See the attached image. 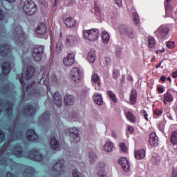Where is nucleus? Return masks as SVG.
Wrapping results in <instances>:
<instances>
[{
  "label": "nucleus",
  "mask_w": 177,
  "mask_h": 177,
  "mask_svg": "<svg viewBox=\"0 0 177 177\" xmlns=\"http://www.w3.org/2000/svg\"><path fill=\"white\" fill-rule=\"evenodd\" d=\"M5 140V132L3 131L0 130V143Z\"/></svg>",
  "instance_id": "nucleus-53"
},
{
  "label": "nucleus",
  "mask_w": 177,
  "mask_h": 177,
  "mask_svg": "<svg viewBox=\"0 0 177 177\" xmlns=\"http://www.w3.org/2000/svg\"><path fill=\"white\" fill-rule=\"evenodd\" d=\"M37 113V109L31 104H27L24 107V115L27 117H34Z\"/></svg>",
  "instance_id": "nucleus-16"
},
{
  "label": "nucleus",
  "mask_w": 177,
  "mask_h": 177,
  "mask_svg": "<svg viewBox=\"0 0 177 177\" xmlns=\"http://www.w3.org/2000/svg\"><path fill=\"white\" fill-rule=\"evenodd\" d=\"M166 46H167V48L169 49H172L175 47V42L174 41H168L166 44Z\"/></svg>",
  "instance_id": "nucleus-50"
},
{
  "label": "nucleus",
  "mask_w": 177,
  "mask_h": 177,
  "mask_svg": "<svg viewBox=\"0 0 177 177\" xmlns=\"http://www.w3.org/2000/svg\"><path fill=\"white\" fill-rule=\"evenodd\" d=\"M69 77L73 82L78 84L82 77H84V72L81 71L78 67H73L70 72Z\"/></svg>",
  "instance_id": "nucleus-4"
},
{
  "label": "nucleus",
  "mask_w": 177,
  "mask_h": 177,
  "mask_svg": "<svg viewBox=\"0 0 177 177\" xmlns=\"http://www.w3.org/2000/svg\"><path fill=\"white\" fill-rule=\"evenodd\" d=\"M171 177H177V168L173 169Z\"/></svg>",
  "instance_id": "nucleus-59"
},
{
  "label": "nucleus",
  "mask_w": 177,
  "mask_h": 177,
  "mask_svg": "<svg viewBox=\"0 0 177 177\" xmlns=\"http://www.w3.org/2000/svg\"><path fill=\"white\" fill-rule=\"evenodd\" d=\"M63 63L66 67H71L75 63V54L74 53H68L67 56L64 58Z\"/></svg>",
  "instance_id": "nucleus-14"
},
{
  "label": "nucleus",
  "mask_w": 177,
  "mask_h": 177,
  "mask_svg": "<svg viewBox=\"0 0 177 177\" xmlns=\"http://www.w3.org/2000/svg\"><path fill=\"white\" fill-rule=\"evenodd\" d=\"M35 75V68L33 66L29 65L27 66L25 73H22L20 78V82L22 85L26 84L24 80H31Z\"/></svg>",
  "instance_id": "nucleus-5"
},
{
  "label": "nucleus",
  "mask_w": 177,
  "mask_h": 177,
  "mask_svg": "<svg viewBox=\"0 0 177 177\" xmlns=\"http://www.w3.org/2000/svg\"><path fill=\"white\" fill-rule=\"evenodd\" d=\"M45 47L44 46H37L33 48L32 56L35 62H41L42 55L45 52Z\"/></svg>",
  "instance_id": "nucleus-9"
},
{
  "label": "nucleus",
  "mask_w": 177,
  "mask_h": 177,
  "mask_svg": "<svg viewBox=\"0 0 177 177\" xmlns=\"http://www.w3.org/2000/svg\"><path fill=\"white\" fill-rule=\"evenodd\" d=\"M50 145L53 150H57V149H60V143L55 137L51 138L50 140Z\"/></svg>",
  "instance_id": "nucleus-27"
},
{
  "label": "nucleus",
  "mask_w": 177,
  "mask_h": 177,
  "mask_svg": "<svg viewBox=\"0 0 177 177\" xmlns=\"http://www.w3.org/2000/svg\"><path fill=\"white\" fill-rule=\"evenodd\" d=\"M171 77H172L173 78H177V71L173 72V73H171Z\"/></svg>",
  "instance_id": "nucleus-64"
},
{
  "label": "nucleus",
  "mask_w": 177,
  "mask_h": 177,
  "mask_svg": "<svg viewBox=\"0 0 177 177\" xmlns=\"http://www.w3.org/2000/svg\"><path fill=\"white\" fill-rule=\"evenodd\" d=\"M126 117L130 122H136V117L133 115V113L132 111H127L126 113Z\"/></svg>",
  "instance_id": "nucleus-39"
},
{
  "label": "nucleus",
  "mask_w": 177,
  "mask_h": 177,
  "mask_svg": "<svg viewBox=\"0 0 177 177\" xmlns=\"http://www.w3.org/2000/svg\"><path fill=\"white\" fill-rule=\"evenodd\" d=\"M65 1L68 5H73V2H74V0H65Z\"/></svg>",
  "instance_id": "nucleus-63"
},
{
  "label": "nucleus",
  "mask_w": 177,
  "mask_h": 177,
  "mask_svg": "<svg viewBox=\"0 0 177 177\" xmlns=\"http://www.w3.org/2000/svg\"><path fill=\"white\" fill-rule=\"evenodd\" d=\"M174 101V97L169 92V91H167L164 95H163V99L162 102L165 104H167V103H171V102Z\"/></svg>",
  "instance_id": "nucleus-24"
},
{
  "label": "nucleus",
  "mask_w": 177,
  "mask_h": 177,
  "mask_svg": "<svg viewBox=\"0 0 177 177\" xmlns=\"http://www.w3.org/2000/svg\"><path fill=\"white\" fill-rule=\"evenodd\" d=\"M101 37L103 44H104V45H107V44H109V41H110V35L109 33L106 31H103L102 32Z\"/></svg>",
  "instance_id": "nucleus-35"
},
{
  "label": "nucleus",
  "mask_w": 177,
  "mask_h": 177,
  "mask_svg": "<svg viewBox=\"0 0 177 177\" xmlns=\"http://www.w3.org/2000/svg\"><path fill=\"white\" fill-rule=\"evenodd\" d=\"M135 157L137 160H142L146 157V150L142 149L138 151H135Z\"/></svg>",
  "instance_id": "nucleus-29"
},
{
  "label": "nucleus",
  "mask_w": 177,
  "mask_h": 177,
  "mask_svg": "<svg viewBox=\"0 0 177 177\" xmlns=\"http://www.w3.org/2000/svg\"><path fill=\"white\" fill-rule=\"evenodd\" d=\"M77 42V37L71 35H67L65 39V45L67 46H74Z\"/></svg>",
  "instance_id": "nucleus-23"
},
{
  "label": "nucleus",
  "mask_w": 177,
  "mask_h": 177,
  "mask_svg": "<svg viewBox=\"0 0 177 177\" xmlns=\"http://www.w3.org/2000/svg\"><path fill=\"white\" fill-rule=\"evenodd\" d=\"M1 70L3 75H9L12 71V64L8 61L3 62L1 64Z\"/></svg>",
  "instance_id": "nucleus-19"
},
{
  "label": "nucleus",
  "mask_w": 177,
  "mask_h": 177,
  "mask_svg": "<svg viewBox=\"0 0 177 177\" xmlns=\"http://www.w3.org/2000/svg\"><path fill=\"white\" fill-rule=\"evenodd\" d=\"M138 99V92L135 89H132L130 95V103L133 105L136 103Z\"/></svg>",
  "instance_id": "nucleus-30"
},
{
  "label": "nucleus",
  "mask_w": 177,
  "mask_h": 177,
  "mask_svg": "<svg viewBox=\"0 0 177 177\" xmlns=\"http://www.w3.org/2000/svg\"><path fill=\"white\" fill-rule=\"evenodd\" d=\"M5 19V14L3 13V10L0 8V20H3Z\"/></svg>",
  "instance_id": "nucleus-58"
},
{
  "label": "nucleus",
  "mask_w": 177,
  "mask_h": 177,
  "mask_svg": "<svg viewBox=\"0 0 177 177\" xmlns=\"http://www.w3.org/2000/svg\"><path fill=\"white\" fill-rule=\"evenodd\" d=\"M165 8L166 12H169V10H172L174 9V7H172V6H170L168 3H165Z\"/></svg>",
  "instance_id": "nucleus-51"
},
{
  "label": "nucleus",
  "mask_w": 177,
  "mask_h": 177,
  "mask_svg": "<svg viewBox=\"0 0 177 177\" xmlns=\"http://www.w3.org/2000/svg\"><path fill=\"white\" fill-rule=\"evenodd\" d=\"M170 142L171 145L177 146V130L173 131L171 134Z\"/></svg>",
  "instance_id": "nucleus-38"
},
{
  "label": "nucleus",
  "mask_w": 177,
  "mask_h": 177,
  "mask_svg": "<svg viewBox=\"0 0 177 177\" xmlns=\"http://www.w3.org/2000/svg\"><path fill=\"white\" fill-rule=\"evenodd\" d=\"M119 31L122 35H126L129 38H133L135 37V31L131 27H127L125 25L119 27Z\"/></svg>",
  "instance_id": "nucleus-13"
},
{
  "label": "nucleus",
  "mask_w": 177,
  "mask_h": 177,
  "mask_svg": "<svg viewBox=\"0 0 177 177\" xmlns=\"http://www.w3.org/2000/svg\"><path fill=\"white\" fill-rule=\"evenodd\" d=\"M25 158H30L33 161H42L44 156L40 153L38 149H32L28 152V155L25 156Z\"/></svg>",
  "instance_id": "nucleus-8"
},
{
  "label": "nucleus",
  "mask_w": 177,
  "mask_h": 177,
  "mask_svg": "<svg viewBox=\"0 0 177 177\" xmlns=\"http://www.w3.org/2000/svg\"><path fill=\"white\" fill-rule=\"evenodd\" d=\"M118 164L121 165L122 169L125 171V172H128L129 171V168H131V165L127 158H120L118 160Z\"/></svg>",
  "instance_id": "nucleus-20"
},
{
  "label": "nucleus",
  "mask_w": 177,
  "mask_h": 177,
  "mask_svg": "<svg viewBox=\"0 0 177 177\" xmlns=\"http://www.w3.org/2000/svg\"><path fill=\"white\" fill-rule=\"evenodd\" d=\"M99 35V30L96 28L85 30L83 31L84 38L86 39L87 41H90V42H94V41H97Z\"/></svg>",
  "instance_id": "nucleus-3"
},
{
  "label": "nucleus",
  "mask_w": 177,
  "mask_h": 177,
  "mask_svg": "<svg viewBox=\"0 0 177 177\" xmlns=\"http://www.w3.org/2000/svg\"><path fill=\"white\" fill-rule=\"evenodd\" d=\"M115 3L118 8H121L122 6V0H115Z\"/></svg>",
  "instance_id": "nucleus-56"
},
{
  "label": "nucleus",
  "mask_w": 177,
  "mask_h": 177,
  "mask_svg": "<svg viewBox=\"0 0 177 177\" xmlns=\"http://www.w3.org/2000/svg\"><path fill=\"white\" fill-rule=\"evenodd\" d=\"M133 21L135 24H139V15L138 12H133Z\"/></svg>",
  "instance_id": "nucleus-46"
},
{
  "label": "nucleus",
  "mask_w": 177,
  "mask_h": 177,
  "mask_svg": "<svg viewBox=\"0 0 177 177\" xmlns=\"http://www.w3.org/2000/svg\"><path fill=\"white\" fill-rule=\"evenodd\" d=\"M87 59L90 63H95L96 60V53L93 50H91L88 54Z\"/></svg>",
  "instance_id": "nucleus-33"
},
{
  "label": "nucleus",
  "mask_w": 177,
  "mask_h": 177,
  "mask_svg": "<svg viewBox=\"0 0 177 177\" xmlns=\"http://www.w3.org/2000/svg\"><path fill=\"white\" fill-rule=\"evenodd\" d=\"M6 104L8 106L6 109V112L7 113V115L11 117L13 113V104H12V102L10 101H7Z\"/></svg>",
  "instance_id": "nucleus-34"
},
{
  "label": "nucleus",
  "mask_w": 177,
  "mask_h": 177,
  "mask_svg": "<svg viewBox=\"0 0 177 177\" xmlns=\"http://www.w3.org/2000/svg\"><path fill=\"white\" fill-rule=\"evenodd\" d=\"M62 20L67 28H73L75 31H78L79 24L73 17H63Z\"/></svg>",
  "instance_id": "nucleus-7"
},
{
  "label": "nucleus",
  "mask_w": 177,
  "mask_h": 177,
  "mask_svg": "<svg viewBox=\"0 0 177 177\" xmlns=\"http://www.w3.org/2000/svg\"><path fill=\"white\" fill-rule=\"evenodd\" d=\"M158 129H159L160 131H164V129H165V126H164V124H159V125H158Z\"/></svg>",
  "instance_id": "nucleus-62"
},
{
  "label": "nucleus",
  "mask_w": 177,
  "mask_h": 177,
  "mask_svg": "<svg viewBox=\"0 0 177 177\" xmlns=\"http://www.w3.org/2000/svg\"><path fill=\"white\" fill-rule=\"evenodd\" d=\"M107 96L114 103H117V96H115V94L111 91V90H109L106 91Z\"/></svg>",
  "instance_id": "nucleus-41"
},
{
  "label": "nucleus",
  "mask_w": 177,
  "mask_h": 177,
  "mask_svg": "<svg viewBox=\"0 0 177 177\" xmlns=\"http://www.w3.org/2000/svg\"><path fill=\"white\" fill-rule=\"evenodd\" d=\"M120 150L124 153H127V151H128V149H127V146L125 145V143L124 142L120 143Z\"/></svg>",
  "instance_id": "nucleus-49"
},
{
  "label": "nucleus",
  "mask_w": 177,
  "mask_h": 177,
  "mask_svg": "<svg viewBox=\"0 0 177 177\" xmlns=\"http://www.w3.org/2000/svg\"><path fill=\"white\" fill-rule=\"evenodd\" d=\"M12 55V46L9 44L0 45V56L1 57H9Z\"/></svg>",
  "instance_id": "nucleus-12"
},
{
  "label": "nucleus",
  "mask_w": 177,
  "mask_h": 177,
  "mask_svg": "<svg viewBox=\"0 0 177 177\" xmlns=\"http://www.w3.org/2000/svg\"><path fill=\"white\" fill-rule=\"evenodd\" d=\"M44 92H45V88L40 87L38 89H33L30 92V94L32 96H36L37 97H39V96H41Z\"/></svg>",
  "instance_id": "nucleus-31"
},
{
  "label": "nucleus",
  "mask_w": 177,
  "mask_h": 177,
  "mask_svg": "<svg viewBox=\"0 0 177 177\" xmlns=\"http://www.w3.org/2000/svg\"><path fill=\"white\" fill-rule=\"evenodd\" d=\"M80 175H81V174L80 172H78V171H77V170L73 171V177H80Z\"/></svg>",
  "instance_id": "nucleus-57"
},
{
  "label": "nucleus",
  "mask_w": 177,
  "mask_h": 177,
  "mask_svg": "<svg viewBox=\"0 0 177 177\" xmlns=\"http://www.w3.org/2000/svg\"><path fill=\"white\" fill-rule=\"evenodd\" d=\"M93 100L96 104H98V106H102V104H103V98L100 94H95L93 95Z\"/></svg>",
  "instance_id": "nucleus-36"
},
{
  "label": "nucleus",
  "mask_w": 177,
  "mask_h": 177,
  "mask_svg": "<svg viewBox=\"0 0 177 177\" xmlns=\"http://www.w3.org/2000/svg\"><path fill=\"white\" fill-rule=\"evenodd\" d=\"M113 149H114V144L111 142H106L104 147V151L110 153V151H113Z\"/></svg>",
  "instance_id": "nucleus-37"
},
{
  "label": "nucleus",
  "mask_w": 177,
  "mask_h": 177,
  "mask_svg": "<svg viewBox=\"0 0 177 177\" xmlns=\"http://www.w3.org/2000/svg\"><path fill=\"white\" fill-rule=\"evenodd\" d=\"M165 52V48H162L161 50H156V55H160L161 53H164Z\"/></svg>",
  "instance_id": "nucleus-60"
},
{
  "label": "nucleus",
  "mask_w": 177,
  "mask_h": 177,
  "mask_svg": "<svg viewBox=\"0 0 177 177\" xmlns=\"http://www.w3.org/2000/svg\"><path fill=\"white\" fill-rule=\"evenodd\" d=\"M41 119L44 122H49L50 121V113L49 111H46L41 115Z\"/></svg>",
  "instance_id": "nucleus-40"
},
{
  "label": "nucleus",
  "mask_w": 177,
  "mask_h": 177,
  "mask_svg": "<svg viewBox=\"0 0 177 177\" xmlns=\"http://www.w3.org/2000/svg\"><path fill=\"white\" fill-rule=\"evenodd\" d=\"M63 49V44L62 43V39L56 41L55 51L57 53H60Z\"/></svg>",
  "instance_id": "nucleus-42"
},
{
  "label": "nucleus",
  "mask_w": 177,
  "mask_h": 177,
  "mask_svg": "<svg viewBox=\"0 0 177 177\" xmlns=\"http://www.w3.org/2000/svg\"><path fill=\"white\" fill-rule=\"evenodd\" d=\"M38 134L36 133L34 129H29L26 130V139L28 142H37L38 140Z\"/></svg>",
  "instance_id": "nucleus-17"
},
{
  "label": "nucleus",
  "mask_w": 177,
  "mask_h": 177,
  "mask_svg": "<svg viewBox=\"0 0 177 177\" xmlns=\"http://www.w3.org/2000/svg\"><path fill=\"white\" fill-rule=\"evenodd\" d=\"M53 98L54 99V103L57 107H60L62 106V95L59 93V92H56L53 95Z\"/></svg>",
  "instance_id": "nucleus-25"
},
{
  "label": "nucleus",
  "mask_w": 177,
  "mask_h": 177,
  "mask_svg": "<svg viewBox=\"0 0 177 177\" xmlns=\"http://www.w3.org/2000/svg\"><path fill=\"white\" fill-rule=\"evenodd\" d=\"M127 131L129 133L132 134L133 132H135V128L131 125L127 126Z\"/></svg>",
  "instance_id": "nucleus-54"
},
{
  "label": "nucleus",
  "mask_w": 177,
  "mask_h": 177,
  "mask_svg": "<svg viewBox=\"0 0 177 177\" xmlns=\"http://www.w3.org/2000/svg\"><path fill=\"white\" fill-rule=\"evenodd\" d=\"M148 46L151 48L156 46V39H154V37L150 36L148 37Z\"/></svg>",
  "instance_id": "nucleus-43"
},
{
  "label": "nucleus",
  "mask_w": 177,
  "mask_h": 177,
  "mask_svg": "<svg viewBox=\"0 0 177 177\" xmlns=\"http://www.w3.org/2000/svg\"><path fill=\"white\" fill-rule=\"evenodd\" d=\"M64 164H66V160L63 159L58 160L53 167V171L57 175H64V168H66Z\"/></svg>",
  "instance_id": "nucleus-10"
},
{
  "label": "nucleus",
  "mask_w": 177,
  "mask_h": 177,
  "mask_svg": "<svg viewBox=\"0 0 177 177\" xmlns=\"http://www.w3.org/2000/svg\"><path fill=\"white\" fill-rule=\"evenodd\" d=\"M34 84H35V81H33L30 84L26 86V90H24V92H28V90L34 86Z\"/></svg>",
  "instance_id": "nucleus-55"
},
{
  "label": "nucleus",
  "mask_w": 177,
  "mask_h": 177,
  "mask_svg": "<svg viewBox=\"0 0 177 177\" xmlns=\"http://www.w3.org/2000/svg\"><path fill=\"white\" fill-rule=\"evenodd\" d=\"M94 10L96 16H100V8L99 6H97V4H96V3L94 4Z\"/></svg>",
  "instance_id": "nucleus-48"
},
{
  "label": "nucleus",
  "mask_w": 177,
  "mask_h": 177,
  "mask_svg": "<svg viewBox=\"0 0 177 177\" xmlns=\"http://www.w3.org/2000/svg\"><path fill=\"white\" fill-rule=\"evenodd\" d=\"M107 166L104 162H100L97 166V175L99 177L107 176Z\"/></svg>",
  "instance_id": "nucleus-15"
},
{
  "label": "nucleus",
  "mask_w": 177,
  "mask_h": 177,
  "mask_svg": "<svg viewBox=\"0 0 177 177\" xmlns=\"http://www.w3.org/2000/svg\"><path fill=\"white\" fill-rule=\"evenodd\" d=\"M23 10L25 15L32 16L38 12V7L32 0H26L23 3Z\"/></svg>",
  "instance_id": "nucleus-2"
},
{
  "label": "nucleus",
  "mask_w": 177,
  "mask_h": 177,
  "mask_svg": "<svg viewBox=\"0 0 177 177\" xmlns=\"http://www.w3.org/2000/svg\"><path fill=\"white\" fill-rule=\"evenodd\" d=\"M169 31H171L169 27L162 25L156 30L154 34L158 39H164L168 35Z\"/></svg>",
  "instance_id": "nucleus-6"
},
{
  "label": "nucleus",
  "mask_w": 177,
  "mask_h": 177,
  "mask_svg": "<svg viewBox=\"0 0 177 177\" xmlns=\"http://www.w3.org/2000/svg\"><path fill=\"white\" fill-rule=\"evenodd\" d=\"M120 75V71L118 70H114L113 72V77L114 80H117Z\"/></svg>",
  "instance_id": "nucleus-52"
},
{
  "label": "nucleus",
  "mask_w": 177,
  "mask_h": 177,
  "mask_svg": "<svg viewBox=\"0 0 177 177\" xmlns=\"http://www.w3.org/2000/svg\"><path fill=\"white\" fill-rule=\"evenodd\" d=\"M91 80L93 84H96L98 86H100V80L99 79V76L97 75V74L94 73L92 75Z\"/></svg>",
  "instance_id": "nucleus-44"
},
{
  "label": "nucleus",
  "mask_w": 177,
  "mask_h": 177,
  "mask_svg": "<svg viewBox=\"0 0 177 177\" xmlns=\"http://www.w3.org/2000/svg\"><path fill=\"white\" fill-rule=\"evenodd\" d=\"M39 84L41 85H46L47 89V96L49 97V95H52V91H50V84H49V72H44L42 75L41 78L40 79Z\"/></svg>",
  "instance_id": "nucleus-11"
},
{
  "label": "nucleus",
  "mask_w": 177,
  "mask_h": 177,
  "mask_svg": "<svg viewBox=\"0 0 177 177\" xmlns=\"http://www.w3.org/2000/svg\"><path fill=\"white\" fill-rule=\"evenodd\" d=\"M157 89L159 93H164V88H162V86L158 87Z\"/></svg>",
  "instance_id": "nucleus-61"
},
{
  "label": "nucleus",
  "mask_w": 177,
  "mask_h": 177,
  "mask_svg": "<svg viewBox=\"0 0 177 177\" xmlns=\"http://www.w3.org/2000/svg\"><path fill=\"white\" fill-rule=\"evenodd\" d=\"M68 131L73 137V143H78L81 140V138L80 137V130L76 127H73L71 129H68Z\"/></svg>",
  "instance_id": "nucleus-18"
},
{
  "label": "nucleus",
  "mask_w": 177,
  "mask_h": 177,
  "mask_svg": "<svg viewBox=\"0 0 177 177\" xmlns=\"http://www.w3.org/2000/svg\"><path fill=\"white\" fill-rule=\"evenodd\" d=\"M149 144L153 147H157V146H158V136H157L156 132H152L149 135Z\"/></svg>",
  "instance_id": "nucleus-22"
},
{
  "label": "nucleus",
  "mask_w": 177,
  "mask_h": 177,
  "mask_svg": "<svg viewBox=\"0 0 177 177\" xmlns=\"http://www.w3.org/2000/svg\"><path fill=\"white\" fill-rule=\"evenodd\" d=\"M24 175L27 176H34L35 174V169L32 167L28 166L24 171Z\"/></svg>",
  "instance_id": "nucleus-32"
},
{
  "label": "nucleus",
  "mask_w": 177,
  "mask_h": 177,
  "mask_svg": "<svg viewBox=\"0 0 177 177\" xmlns=\"http://www.w3.org/2000/svg\"><path fill=\"white\" fill-rule=\"evenodd\" d=\"M13 35L15 37L14 39L18 45L21 44L24 45L27 42V35L23 30V27L20 24L14 25L13 27Z\"/></svg>",
  "instance_id": "nucleus-1"
},
{
  "label": "nucleus",
  "mask_w": 177,
  "mask_h": 177,
  "mask_svg": "<svg viewBox=\"0 0 177 177\" xmlns=\"http://www.w3.org/2000/svg\"><path fill=\"white\" fill-rule=\"evenodd\" d=\"M36 32L39 34V35H44V34H46V25L45 23H40L36 30Z\"/></svg>",
  "instance_id": "nucleus-26"
},
{
  "label": "nucleus",
  "mask_w": 177,
  "mask_h": 177,
  "mask_svg": "<svg viewBox=\"0 0 177 177\" xmlns=\"http://www.w3.org/2000/svg\"><path fill=\"white\" fill-rule=\"evenodd\" d=\"M64 100L66 106H71L74 104V96L71 95H66L64 97Z\"/></svg>",
  "instance_id": "nucleus-28"
},
{
  "label": "nucleus",
  "mask_w": 177,
  "mask_h": 177,
  "mask_svg": "<svg viewBox=\"0 0 177 177\" xmlns=\"http://www.w3.org/2000/svg\"><path fill=\"white\" fill-rule=\"evenodd\" d=\"M88 158H90L91 163L93 164V162H95V161L97 160V156H96L93 152H90L88 154Z\"/></svg>",
  "instance_id": "nucleus-45"
},
{
  "label": "nucleus",
  "mask_w": 177,
  "mask_h": 177,
  "mask_svg": "<svg viewBox=\"0 0 177 177\" xmlns=\"http://www.w3.org/2000/svg\"><path fill=\"white\" fill-rule=\"evenodd\" d=\"M162 109H156L153 111V115H156V117H160V115H162Z\"/></svg>",
  "instance_id": "nucleus-47"
},
{
  "label": "nucleus",
  "mask_w": 177,
  "mask_h": 177,
  "mask_svg": "<svg viewBox=\"0 0 177 177\" xmlns=\"http://www.w3.org/2000/svg\"><path fill=\"white\" fill-rule=\"evenodd\" d=\"M13 155L18 158H21L23 157V147L19 145V144H16L15 147H14L13 150Z\"/></svg>",
  "instance_id": "nucleus-21"
}]
</instances>
